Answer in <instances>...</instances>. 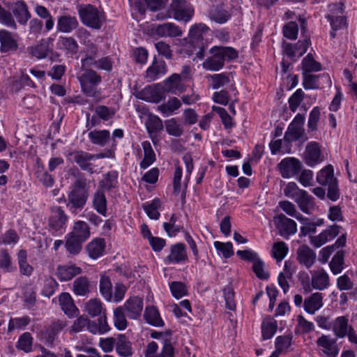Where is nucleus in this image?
I'll return each instance as SVG.
<instances>
[{"mask_svg": "<svg viewBox=\"0 0 357 357\" xmlns=\"http://www.w3.org/2000/svg\"><path fill=\"white\" fill-rule=\"evenodd\" d=\"M78 14L84 25L94 29H100L105 20L104 15L91 4L79 6Z\"/></svg>", "mask_w": 357, "mask_h": 357, "instance_id": "obj_1", "label": "nucleus"}, {"mask_svg": "<svg viewBox=\"0 0 357 357\" xmlns=\"http://www.w3.org/2000/svg\"><path fill=\"white\" fill-rule=\"evenodd\" d=\"M82 91L89 97H94L97 92V86L101 82L102 78L96 71L86 69L78 77Z\"/></svg>", "mask_w": 357, "mask_h": 357, "instance_id": "obj_2", "label": "nucleus"}, {"mask_svg": "<svg viewBox=\"0 0 357 357\" xmlns=\"http://www.w3.org/2000/svg\"><path fill=\"white\" fill-rule=\"evenodd\" d=\"M304 119V116L301 114H298L295 116L284 134V141L291 142L301 139L304 142L307 139V137L303 128Z\"/></svg>", "mask_w": 357, "mask_h": 357, "instance_id": "obj_3", "label": "nucleus"}, {"mask_svg": "<svg viewBox=\"0 0 357 357\" xmlns=\"http://www.w3.org/2000/svg\"><path fill=\"white\" fill-rule=\"evenodd\" d=\"M321 357H337L340 349L337 339L329 335H322L316 341Z\"/></svg>", "mask_w": 357, "mask_h": 357, "instance_id": "obj_4", "label": "nucleus"}, {"mask_svg": "<svg viewBox=\"0 0 357 357\" xmlns=\"http://www.w3.org/2000/svg\"><path fill=\"white\" fill-rule=\"evenodd\" d=\"M330 285V280L328 273L323 268L311 272V283L303 285L305 292H310L312 289L322 291Z\"/></svg>", "mask_w": 357, "mask_h": 357, "instance_id": "obj_5", "label": "nucleus"}, {"mask_svg": "<svg viewBox=\"0 0 357 357\" xmlns=\"http://www.w3.org/2000/svg\"><path fill=\"white\" fill-rule=\"evenodd\" d=\"M67 326L65 319L54 320L40 332L42 340L47 347H52L58 334Z\"/></svg>", "mask_w": 357, "mask_h": 357, "instance_id": "obj_6", "label": "nucleus"}, {"mask_svg": "<svg viewBox=\"0 0 357 357\" xmlns=\"http://www.w3.org/2000/svg\"><path fill=\"white\" fill-rule=\"evenodd\" d=\"M89 194L86 190L73 189L68 195L67 206L72 213H77L85 206Z\"/></svg>", "mask_w": 357, "mask_h": 357, "instance_id": "obj_7", "label": "nucleus"}, {"mask_svg": "<svg viewBox=\"0 0 357 357\" xmlns=\"http://www.w3.org/2000/svg\"><path fill=\"white\" fill-rule=\"evenodd\" d=\"M70 160L76 162L83 171L90 174H93L96 172V165L91 162L94 160L93 154L83 151H76L70 153Z\"/></svg>", "mask_w": 357, "mask_h": 357, "instance_id": "obj_8", "label": "nucleus"}, {"mask_svg": "<svg viewBox=\"0 0 357 357\" xmlns=\"http://www.w3.org/2000/svg\"><path fill=\"white\" fill-rule=\"evenodd\" d=\"M68 220V217L61 207L54 206L51 208L48 227L52 231H59L65 229Z\"/></svg>", "mask_w": 357, "mask_h": 357, "instance_id": "obj_9", "label": "nucleus"}, {"mask_svg": "<svg viewBox=\"0 0 357 357\" xmlns=\"http://www.w3.org/2000/svg\"><path fill=\"white\" fill-rule=\"evenodd\" d=\"M301 167V162L295 158H286L278 165L280 173L284 178H289L298 174Z\"/></svg>", "mask_w": 357, "mask_h": 357, "instance_id": "obj_10", "label": "nucleus"}, {"mask_svg": "<svg viewBox=\"0 0 357 357\" xmlns=\"http://www.w3.org/2000/svg\"><path fill=\"white\" fill-rule=\"evenodd\" d=\"M274 223L282 236L293 235L297 231V225L294 220L286 217L284 214H279L274 217Z\"/></svg>", "mask_w": 357, "mask_h": 357, "instance_id": "obj_11", "label": "nucleus"}, {"mask_svg": "<svg viewBox=\"0 0 357 357\" xmlns=\"http://www.w3.org/2000/svg\"><path fill=\"white\" fill-rule=\"evenodd\" d=\"M174 17L179 21H189L194 15V9L184 0L173 1Z\"/></svg>", "mask_w": 357, "mask_h": 357, "instance_id": "obj_12", "label": "nucleus"}, {"mask_svg": "<svg viewBox=\"0 0 357 357\" xmlns=\"http://www.w3.org/2000/svg\"><path fill=\"white\" fill-rule=\"evenodd\" d=\"M340 226L333 225L319 234L317 236H311L310 237V243L316 248H320L328 241L335 238L340 232Z\"/></svg>", "mask_w": 357, "mask_h": 357, "instance_id": "obj_13", "label": "nucleus"}, {"mask_svg": "<svg viewBox=\"0 0 357 357\" xmlns=\"http://www.w3.org/2000/svg\"><path fill=\"white\" fill-rule=\"evenodd\" d=\"M304 160L310 167H313L323 160L320 146L317 142H311L305 147Z\"/></svg>", "mask_w": 357, "mask_h": 357, "instance_id": "obj_14", "label": "nucleus"}, {"mask_svg": "<svg viewBox=\"0 0 357 357\" xmlns=\"http://www.w3.org/2000/svg\"><path fill=\"white\" fill-rule=\"evenodd\" d=\"M126 315L133 319L140 317L143 310V299L138 296L130 298L123 305Z\"/></svg>", "mask_w": 357, "mask_h": 357, "instance_id": "obj_15", "label": "nucleus"}, {"mask_svg": "<svg viewBox=\"0 0 357 357\" xmlns=\"http://www.w3.org/2000/svg\"><path fill=\"white\" fill-rule=\"evenodd\" d=\"M188 256L185 246L183 243H176L170 248V253L165 261L168 264H175L187 261Z\"/></svg>", "mask_w": 357, "mask_h": 357, "instance_id": "obj_16", "label": "nucleus"}, {"mask_svg": "<svg viewBox=\"0 0 357 357\" xmlns=\"http://www.w3.org/2000/svg\"><path fill=\"white\" fill-rule=\"evenodd\" d=\"M323 294L315 292L306 297L303 301L304 310L310 314H314L317 310L322 307Z\"/></svg>", "mask_w": 357, "mask_h": 357, "instance_id": "obj_17", "label": "nucleus"}, {"mask_svg": "<svg viewBox=\"0 0 357 357\" xmlns=\"http://www.w3.org/2000/svg\"><path fill=\"white\" fill-rule=\"evenodd\" d=\"M294 202L297 204L300 210L306 214H312L316 206L314 197L304 190Z\"/></svg>", "mask_w": 357, "mask_h": 357, "instance_id": "obj_18", "label": "nucleus"}, {"mask_svg": "<svg viewBox=\"0 0 357 357\" xmlns=\"http://www.w3.org/2000/svg\"><path fill=\"white\" fill-rule=\"evenodd\" d=\"M167 73V66L164 61L154 59L151 66L146 71L145 78L148 82H153Z\"/></svg>", "mask_w": 357, "mask_h": 357, "instance_id": "obj_19", "label": "nucleus"}, {"mask_svg": "<svg viewBox=\"0 0 357 357\" xmlns=\"http://www.w3.org/2000/svg\"><path fill=\"white\" fill-rule=\"evenodd\" d=\"M297 259L300 264L309 268L316 261V253L307 245H302L297 250Z\"/></svg>", "mask_w": 357, "mask_h": 357, "instance_id": "obj_20", "label": "nucleus"}, {"mask_svg": "<svg viewBox=\"0 0 357 357\" xmlns=\"http://www.w3.org/2000/svg\"><path fill=\"white\" fill-rule=\"evenodd\" d=\"M135 96L139 99L152 102H158L164 98L159 89L155 86L145 87L141 91L137 92Z\"/></svg>", "mask_w": 357, "mask_h": 357, "instance_id": "obj_21", "label": "nucleus"}, {"mask_svg": "<svg viewBox=\"0 0 357 357\" xmlns=\"http://www.w3.org/2000/svg\"><path fill=\"white\" fill-rule=\"evenodd\" d=\"M78 25L79 22L75 17L63 15L58 18L56 29L62 33H70L77 29Z\"/></svg>", "mask_w": 357, "mask_h": 357, "instance_id": "obj_22", "label": "nucleus"}, {"mask_svg": "<svg viewBox=\"0 0 357 357\" xmlns=\"http://www.w3.org/2000/svg\"><path fill=\"white\" fill-rule=\"evenodd\" d=\"M68 234L84 243L90 237V227L84 221L78 220L74 223Z\"/></svg>", "mask_w": 357, "mask_h": 357, "instance_id": "obj_23", "label": "nucleus"}, {"mask_svg": "<svg viewBox=\"0 0 357 357\" xmlns=\"http://www.w3.org/2000/svg\"><path fill=\"white\" fill-rule=\"evenodd\" d=\"M182 78L179 74H173L163 82V89L165 91L177 93L182 92L184 89V85L182 83Z\"/></svg>", "mask_w": 357, "mask_h": 357, "instance_id": "obj_24", "label": "nucleus"}, {"mask_svg": "<svg viewBox=\"0 0 357 357\" xmlns=\"http://www.w3.org/2000/svg\"><path fill=\"white\" fill-rule=\"evenodd\" d=\"M59 301L61 310L67 316L72 317L77 314L78 309L68 293H62L59 296Z\"/></svg>", "mask_w": 357, "mask_h": 357, "instance_id": "obj_25", "label": "nucleus"}, {"mask_svg": "<svg viewBox=\"0 0 357 357\" xmlns=\"http://www.w3.org/2000/svg\"><path fill=\"white\" fill-rule=\"evenodd\" d=\"M155 33L160 37H178L181 36V29L174 23H164L157 26Z\"/></svg>", "mask_w": 357, "mask_h": 357, "instance_id": "obj_26", "label": "nucleus"}, {"mask_svg": "<svg viewBox=\"0 0 357 357\" xmlns=\"http://www.w3.org/2000/svg\"><path fill=\"white\" fill-rule=\"evenodd\" d=\"M211 56H208L202 63L203 68L206 70L218 71L224 66L220 55L217 53L214 47L209 51Z\"/></svg>", "mask_w": 357, "mask_h": 357, "instance_id": "obj_27", "label": "nucleus"}, {"mask_svg": "<svg viewBox=\"0 0 357 357\" xmlns=\"http://www.w3.org/2000/svg\"><path fill=\"white\" fill-rule=\"evenodd\" d=\"M116 351L121 357H130L133 354L132 344L124 335H119L117 337Z\"/></svg>", "mask_w": 357, "mask_h": 357, "instance_id": "obj_28", "label": "nucleus"}, {"mask_svg": "<svg viewBox=\"0 0 357 357\" xmlns=\"http://www.w3.org/2000/svg\"><path fill=\"white\" fill-rule=\"evenodd\" d=\"M14 15L20 24H24L31 18V14L28 7L24 1H17L15 3L13 8Z\"/></svg>", "mask_w": 357, "mask_h": 357, "instance_id": "obj_29", "label": "nucleus"}, {"mask_svg": "<svg viewBox=\"0 0 357 357\" xmlns=\"http://www.w3.org/2000/svg\"><path fill=\"white\" fill-rule=\"evenodd\" d=\"M303 74V86L305 89H319L320 84L319 83V78L321 77L327 83L331 84V79L328 74H322L321 75H314L310 73Z\"/></svg>", "mask_w": 357, "mask_h": 357, "instance_id": "obj_30", "label": "nucleus"}, {"mask_svg": "<svg viewBox=\"0 0 357 357\" xmlns=\"http://www.w3.org/2000/svg\"><path fill=\"white\" fill-rule=\"evenodd\" d=\"M84 311L91 317H98L106 312L102 302L98 298H91L84 304Z\"/></svg>", "mask_w": 357, "mask_h": 357, "instance_id": "obj_31", "label": "nucleus"}, {"mask_svg": "<svg viewBox=\"0 0 357 357\" xmlns=\"http://www.w3.org/2000/svg\"><path fill=\"white\" fill-rule=\"evenodd\" d=\"M1 51L3 52L15 51L17 48L16 40L11 33L6 30L0 31Z\"/></svg>", "mask_w": 357, "mask_h": 357, "instance_id": "obj_32", "label": "nucleus"}, {"mask_svg": "<svg viewBox=\"0 0 357 357\" xmlns=\"http://www.w3.org/2000/svg\"><path fill=\"white\" fill-rule=\"evenodd\" d=\"M105 243L103 238H96L86 245V250L91 258L96 259L100 257L105 250Z\"/></svg>", "mask_w": 357, "mask_h": 357, "instance_id": "obj_33", "label": "nucleus"}, {"mask_svg": "<svg viewBox=\"0 0 357 357\" xmlns=\"http://www.w3.org/2000/svg\"><path fill=\"white\" fill-rule=\"evenodd\" d=\"M209 17L213 21L223 24L225 23L231 17L230 13L222 6H213L208 13Z\"/></svg>", "mask_w": 357, "mask_h": 357, "instance_id": "obj_34", "label": "nucleus"}, {"mask_svg": "<svg viewBox=\"0 0 357 357\" xmlns=\"http://www.w3.org/2000/svg\"><path fill=\"white\" fill-rule=\"evenodd\" d=\"M81 272L82 269L76 266H62L58 268L56 275L61 281H68Z\"/></svg>", "mask_w": 357, "mask_h": 357, "instance_id": "obj_35", "label": "nucleus"}, {"mask_svg": "<svg viewBox=\"0 0 357 357\" xmlns=\"http://www.w3.org/2000/svg\"><path fill=\"white\" fill-rule=\"evenodd\" d=\"M317 181L321 185H327L336 181L331 165H327L317 173Z\"/></svg>", "mask_w": 357, "mask_h": 357, "instance_id": "obj_36", "label": "nucleus"}, {"mask_svg": "<svg viewBox=\"0 0 357 357\" xmlns=\"http://www.w3.org/2000/svg\"><path fill=\"white\" fill-rule=\"evenodd\" d=\"M144 317L147 323L152 326L160 327L164 325L158 310L153 306L146 307Z\"/></svg>", "mask_w": 357, "mask_h": 357, "instance_id": "obj_37", "label": "nucleus"}, {"mask_svg": "<svg viewBox=\"0 0 357 357\" xmlns=\"http://www.w3.org/2000/svg\"><path fill=\"white\" fill-rule=\"evenodd\" d=\"M349 327L348 319L344 316L339 317L333 323V331L337 337L342 338L347 336Z\"/></svg>", "mask_w": 357, "mask_h": 357, "instance_id": "obj_38", "label": "nucleus"}, {"mask_svg": "<svg viewBox=\"0 0 357 357\" xmlns=\"http://www.w3.org/2000/svg\"><path fill=\"white\" fill-rule=\"evenodd\" d=\"M73 292L81 296H87L90 292V284L86 277H79L73 282Z\"/></svg>", "mask_w": 357, "mask_h": 357, "instance_id": "obj_39", "label": "nucleus"}, {"mask_svg": "<svg viewBox=\"0 0 357 357\" xmlns=\"http://www.w3.org/2000/svg\"><path fill=\"white\" fill-rule=\"evenodd\" d=\"M215 50H216L218 55L223 61L225 64V61L229 62L231 61L238 56V51L231 47H225V46H215Z\"/></svg>", "mask_w": 357, "mask_h": 357, "instance_id": "obj_40", "label": "nucleus"}, {"mask_svg": "<svg viewBox=\"0 0 357 357\" xmlns=\"http://www.w3.org/2000/svg\"><path fill=\"white\" fill-rule=\"evenodd\" d=\"M278 328L277 321L271 317L264 319L261 324L262 337L264 340L271 339Z\"/></svg>", "mask_w": 357, "mask_h": 357, "instance_id": "obj_41", "label": "nucleus"}, {"mask_svg": "<svg viewBox=\"0 0 357 357\" xmlns=\"http://www.w3.org/2000/svg\"><path fill=\"white\" fill-rule=\"evenodd\" d=\"M17 262L22 275L30 276L33 272V268L27 262V253L24 250H20L17 253Z\"/></svg>", "mask_w": 357, "mask_h": 357, "instance_id": "obj_42", "label": "nucleus"}, {"mask_svg": "<svg viewBox=\"0 0 357 357\" xmlns=\"http://www.w3.org/2000/svg\"><path fill=\"white\" fill-rule=\"evenodd\" d=\"M110 137V132L107 130H94L89 133V138L91 142L97 145H105Z\"/></svg>", "mask_w": 357, "mask_h": 357, "instance_id": "obj_43", "label": "nucleus"}, {"mask_svg": "<svg viewBox=\"0 0 357 357\" xmlns=\"http://www.w3.org/2000/svg\"><path fill=\"white\" fill-rule=\"evenodd\" d=\"M144 149V158L140 162V167L142 169L149 167L155 160V155L151 147L150 142L146 141L142 144Z\"/></svg>", "mask_w": 357, "mask_h": 357, "instance_id": "obj_44", "label": "nucleus"}, {"mask_svg": "<svg viewBox=\"0 0 357 357\" xmlns=\"http://www.w3.org/2000/svg\"><path fill=\"white\" fill-rule=\"evenodd\" d=\"M94 208L100 214L105 216L107 213V199L104 192L99 190L95 192L93 199Z\"/></svg>", "mask_w": 357, "mask_h": 357, "instance_id": "obj_45", "label": "nucleus"}, {"mask_svg": "<svg viewBox=\"0 0 357 357\" xmlns=\"http://www.w3.org/2000/svg\"><path fill=\"white\" fill-rule=\"evenodd\" d=\"M49 43L48 40H42L40 43L29 48V53L38 59H43L49 51Z\"/></svg>", "mask_w": 357, "mask_h": 357, "instance_id": "obj_46", "label": "nucleus"}, {"mask_svg": "<svg viewBox=\"0 0 357 357\" xmlns=\"http://www.w3.org/2000/svg\"><path fill=\"white\" fill-rule=\"evenodd\" d=\"M165 129L167 132L174 137H181L183 134V127L175 118L165 121Z\"/></svg>", "mask_w": 357, "mask_h": 357, "instance_id": "obj_47", "label": "nucleus"}, {"mask_svg": "<svg viewBox=\"0 0 357 357\" xmlns=\"http://www.w3.org/2000/svg\"><path fill=\"white\" fill-rule=\"evenodd\" d=\"M83 243L84 242L68 234L66 236L65 247L67 251L71 255H75L79 254L82 250Z\"/></svg>", "mask_w": 357, "mask_h": 357, "instance_id": "obj_48", "label": "nucleus"}, {"mask_svg": "<svg viewBox=\"0 0 357 357\" xmlns=\"http://www.w3.org/2000/svg\"><path fill=\"white\" fill-rule=\"evenodd\" d=\"M36 177L46 187H52L54 183V178L47 172L44 169V167L40 165L39 160L37 162V167L35 172Z\"/></svg>", "mask_w": 357, "mask_h": 357, "instance_id": "obj_49", "label": "nucleus"}, {"mask_svg": "<svg viewBox=\"0 0 357 357\" xmlns=\"http://www.w3.org/2000/svg\"><path fill=\"white\" fill-rule=\"evenodd\" d=\"M148 132L151 136L163 129L162 120L154 115L149 116L145 123Z\"/></svg>", "mask_w": 357, "mask_h": 357, "instance_id": "obj_50", "label": "nucleus"}, {"mask_svg": "<svg viewBox=\"0 0 357 357\" xmlns=\"http://www.w3.org/2000/svg\"><path fill=\"white\" fill-rule=\"evenodd\" d=\"M100 291L105 300L108 301H111L112 300V284L108 277H101L100 280Z\"/></svg>", "mask_w": 357, "mask_h": 357, "instance_id": "obj_51", "label": "nucleus"}, {"mask_svg": "<svg viewBox=\"0 0 357 357\" xmlns=\"http://www.w3.org/2000/svg\"><path fill=\"white\" fill-rule=\"evenodd\" d=\"M208 32V28L204 24H199L193 26L189 33V37L192 41L202 40Z\"/></svg>", "mask_w": 357, "mask_h": 357, "instance_id": "obj_52", "label": "nucleus"}, {"mask_svg": "<svg viewBox=\"0 0 357 357\" xmlns=\"http://www.w3.org/2000/svg\"><path fill=\"white\" fill-rule=\"evenodd\" d=\"M181 105L180 100L177 98L173 97L169 98L167 102L158 106V110L164 114L169 115L178 109Z\"/></svg>", "mask_w": 357, "mask_h": 357, "instance_id": "obj_53", "label": "nucleus"}, {"mask_svg": "<svg viewBox=\"0 0 357 357\" xmlns=\"http://www.w3.org/2000/svg\"><path fill=\"white\" fill-rule=\"evenodd\" d=\"M303 73L317 72L321 70V64L316 61L311 54H307L302 61Z\"/></svg>", "mask_w": 357, "mask_h": 357, "instance_id": "obj_54", "label": "nucleus"}, {"mask_svg": "<svg viewBox=\"0 0 357 357\" xmlns=\"http://www.w3.org/2000/svg\"><path fill=\"white\" fill-rule=\"evenodd\" d=\"M114 324L120 331H123L127 327L128 322L123 307H119L114 310Z\"/></svg>", "mask_w": 357, "mask_h": 357, "instance_id": "obj_55", "label": "nucleus"}, {"mask_svg": "<svg viewBox=\"0 0 357 357\" xmlns=\"http://www.w3.org/2000/svg\"><path fill=\"white\" fill-rule=\"evenodd\" d=\"M118 174L116 171H112L104 176V178L100 182V187L104 190H109L115 188L117 183Z\"/></svg>", "mask_w": 357, "mask_h": 357, "instance_id": "obj_56", "label": "nucleus"}, {"mask_svg": "<svg viewBox=\"0 0 357 357\" xmlns=\"http://www.w3.org/2000/svg\"><path fill=\"white\" fill-rule=\"evenodd\" d=\"M289 248L283 241L275 243L272 248V256L278 261H281L287 255Z\"/></svg>", "mask_w": 357, "mask_h": 357, "instance_id": "obj_57", "label": "nucleus"}, {"mask_svg": "<svg viewBox=\"0 0 357 357\" xmlns=\"http://www.w3.org/2000/svg\"><path fill=\"white\" fill-rule=\"evenodd\" d=\"M344 254L338 251L332 258L329 266L332 273L335 275L340 273L343 269Z\"/></svg>", "mask_w": 357, "mask_h": 357, "instance_id": "obj_58", "label": "nucleus"}, {"mask_svg": "<svg viewBox=\"0 0 357 357\" xmlns=\"http://www.w3.org/2000/svg\"><path fill=\"white\" fill-rule=\"evenodd\" d=\"M57 282L53 278L50 276L45 277L43 282V287L41 290L42 295L50 298L54 294Z\"/></svg>", "mask_w": 357, "mask_h": 357, "instance_id": "obj_59", "label": "nucleus"}, {"mask_svg": "<svg viewBox=\"0 0 357 357\" xmlns=\"http://www.w3.org/2000/svg\"><path fill=\"white\" fill-rule=\"evenodd\" d=\"M160 206V201L158 199H155L151 203L144 204V209L151 219L158 220L160 217V213L158 212Z\"/></svg>", "mask_w": 357, "mask_h": 357, "instance_id": "obj_60", "label": "nucleus"}, {"mask_svg": "<svg viewBox=\"0 0 357 357\" xmlns=\"http://www.w3.org/2000/svg\"><path fill=\"white\" fill-rule=\"evenodd\" d=\"M33 338L28 332L24 333L20 336L17 347L26 353L30 352L32 349Z\"/></svg>", "mask_w": 357, "mask_h": 357, "instance_id": "obj_61", "label": "nucleus"}, {"mask_svg": "<svg viewBox=\"0 0 357 357\" xmlns=\"http://www.w3.org/2000/svg\"><path fill=\"white\" fill-rule=\"evenodd\" d=\"M59 48L66 50L70 52H75L78 47L76 40L70 37H60L58 40Z\"/></svg>", "mask_w": 357, "mask_h": 357, "instance_id": "obj_62", "label": "nucleus"}, {"mask_svg": "<svg viewBox=\"0 0 357 357\" xmlns=\"http://www.w3.org/2000/svg\"><path fill=\"white\" fill-rule=\"evenodd\" d=\"M291 340L290 335L278 336L275 340V351L279 354L287 351L291 344Z\"/></svg>", "mask_w": 357, "mask_h": 357, "instance_id": "obj_63", "label": "nucleus"}, {"mask_svg": "<svg viewBox=\"0 0 357 357\" xmlns=\"http://www.w3.org/2000/svg\"><path fill=\"white\" fill-rule=\"evenodd\" d=\"M171 292L174 297L178 299L188 293L186 286L181 282H172L169 284Z\"/></svg>", "mask_w": 357, "mask_h": 357, "instance_id": "obj_64", "label": "nucleus"}]
</instances>
